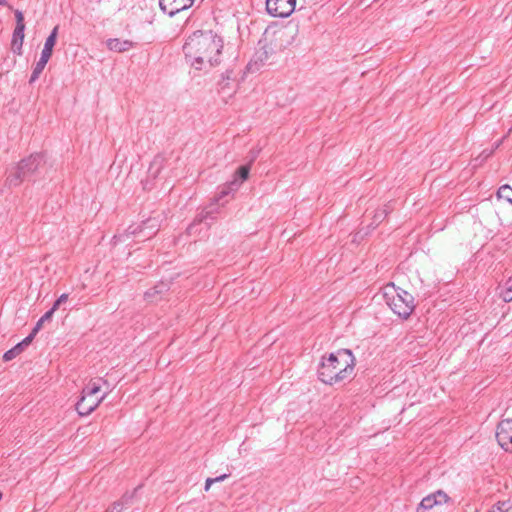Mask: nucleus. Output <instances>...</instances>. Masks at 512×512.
<instances>
[{"label":"nucleus","instance_id":"f257e3e1","mask_svg":"<svg viewBox=\"0 0 512 512\" xmlns=\"http://www.w3.org/2000/svg\"><path fill=\"white\" fill-rule=\"evenodd\" d=\"M223 40L212 31H195L186 40L183 51L196 70H207L221 61Z\"/></svg>","mask_w":512,"mask_h":512},{"label":"nucleus","instance_id":"f03ea898","mask_svg":"<svg viewBox=\"0 0 512 512\" xmlns=\"http://www.w3.org/2000/svg\"><path fill=\"white\" fill-rule=\"evenodd\" d=\"M355 358L348 349H340L323 357L318 369L319 379L329 385L344 382L353 375Z\"/></svg>","mask_w":512,"mask_h":512},{"label":"nucleus","instance_id":"7ed1b4c3","mask_svg":"<svg viewBox=\"0 0 512 512\" xmlns=\"http://www.w3.org/2000/svg\"><path fill=\"white\" fill-rule=\"evenodd\" d=\"M383 298L390 309L401 318H408L415 308L414 297L407 291L389 283L383 288Z\"/></svg>","mask_w":512,"mask_h":512},{"label":"nucleus","instance_id":"20e7f679","mask_svg":"<svg viewBox=\"0 0 512 512\" xmlns=\"http://www.w3.org/2000/svg\"><path fill=\"white\" fill-rule=\"evenodd\" d=\"M43 163L44 156L42 154H31L8 171L6 184L10 187L19 186L24 180L32 176Z\"/></svg>","mask_w":512,"mask_h":512},{"label":"nucleus","instance_id":"39448f33","mask_svg":"<svg viewBox=\"0 0 512 512\" xmlns=\"http://www.w3.org/2000/svg\"><path fill=\"white\" fill-rule=\"evenodd\" d=\"M98 380H90L82 390V396L76 404V410L81 416L91 414L106 398V394L99 396L101 384Z\"/></svg>","mask_w":512,"mask_h":512},{"label":"nucleus","instance_id":"423d86ee","mask_svg":"<svg viewBox=\"0 0 512 512\" xmlns=\"http://www.w3.org/2000/svg\"><path fill=\"white\" fill-rule=\"evenodd\" d=\"M296 0H266L267 12L274 17L286 18L295 10Z\"/></svg>","mask_w":512,"mask_h":512},{"label":"nucleus","instance_id":"0eeeda50","mask_svg":"<svg viewBox=\"0 0 512 512\" xmlns=\"http://www.w3.org/2000/svg\"><path fill=\"white\" fill-rule=\"evenodd\" d=\"M499 445L507 452H512V418L502 420L496 430Z\"/></svg>","mask_w":512,"mask_h":512},{"label":"nucleus","instance_id":"6e6552de","mask_svg":"<svg viewBox=\"0 0 512 512\" xmlns=\"http://www.w3.org/2000/svg\"><path fill=\"white\" fill-rule=\"evenodd\" d=\"M449 500L448 495L442 490H438L424 497L417 507V512H425L426 510L432 509L436 505H442L447 503Z\"/></svg>","mask_w":512,"mask_h":512},{"label":"nucleus","instance_id":"1a4fd4ad","mask_svg":"<svg viewBox=\"0 0 512 512\" xmlns=\"http://www.w3.org/2000/svg\"><path fill=\"white\" fill-rule=\"evenodd\" d=\"M194 0H159V5L162 11L169 16H174L175 14L188 9Z\"/></svg>","mask_w":512,"mask_h":512},{"label":"nucleus","instance_id":"9d476101","mask_svg":"<svg viewBox=\"0 0 512 512\" xmlns=\"http://www.w3.org/2000/svg\"><path fill=\"white\" fill-rule=\"evenodd\" d=\"M273 54V49L268 46H262L260 47L255 54L253 55L252 59L247 65V69L250 72H256L260 69L261 66H263L269 59L270 56Z\"/></svg>","mask_w":512,"mask_h":512},{"label":"nucleus","instance_id":"9b49d317","mask_svg":"<svg viewBox=\"0 0 512 512\" xmlns=\"http://www.w3.org/2000/svg\"><path fill=\"white\" fill-rule=\"evenodd\" d=\"M134 42L131 40H121L118 38H110L106 41V46L110 51L123 53L127 52L134 47Z\"/></svg>","mask_w":512,"mask_h":512},{"label":"nucleus","instance_id":"f8f14e48","mask_svg":"<svg viewBox=\"0 0 512 512\" xmlns=\"http://www.w3.org/2000/svg\"><path fill=\"white\" fill-rule=\"evenodd\" d=\"M32 342V337H26L23 341L18 343L16 346L8 350L4 353L3 359L4 361H10L17 357L23 350L28 347Z\"/></svg>","mask_w":512,"mask_h":512},{"label":"nucleus","instance_id":"ddd939ff","mask_svg":"<svg viewBox=\"0 0 512 512\" xmlns=\"http://www.w3.org/2000/svg\"><path fill=\"white\" fill-rule=\"evenodd\" d=\"M58 29H59V27L55 26L53 28V30L51 31L50 35L47 37L45 44H44V48L41 52L42 57L50 59L52 52H53V48L56 44Z\"/></svg>","mask_w":512,"mask_h":512},{"label":"nucleus","instance_id":"4468645a","mask_svg":"<svg viewBox=\"0 0 512 512\" xmlns=\"http://www.w3.org/2000/svg\"><path fill=\"white\" fill-rule=\"evenodd\" d=\"M240 186V182H239V179L237 178H234V180H232L230 183L224 185L221 189V191L219 192L218 196L216 197L215 201L216 203H218L219 205H223L224 203H220L221 200L228 196L229 194H231L232 192L236 191Z\"/></svg>","mask_w":512,"mask_h":512},{"label":"nucleus","instance_id":"2eb2a0df","mask_svg":"<svg viewBox=\"0 0 512 512\" xmlns=\"http://www.w3.org/2000/svg\"><path fill=\"white\" fill-rule=\"evenodd\" d=\"M25 27H15L12 39V49L20 53L24 40Z\"/></svg>","mask_w":512,"mask_h":512},{"label":"nucleus","instance_id":"dca6fc26","mask_svg":"<svg viewBox=\"0 0 512 512\" xmlns=\"http://www.w3.org/2000/svg\"><path fill=\"white\" fill-rule=\"evenodd\" d=\"M48 61H49V59L40 56V59L38 60V62L36 63V65L32 71V74H31V77L29 80L30 83L35 82L39 78L40 74L43 72Z\"/></svg>","mask_w":512,"mask_h":512},{"label":"nucleus","instance_id":"f3484780","mask_svg":"<svg viewBox=\"0 0 512 512\" xmlns=\"http://www.w3.org/2000/svg\"><path fill=\"white\" fill-rule=\"evenodd\" d=\"M158 226L157 221L155 219H149L145 224L144 227L140 228V233H144L145 238H150L154 233L155 229Z\"/></svg>","mask_w":512,"mask_h":512},{"label":"nucleus","instance_id":"a211bd4d","mask_svg":"<svg viewBox=\"0 0 512 512\" xmlns=\"http://www.w3.org/2000/svg\"><path fill=\"white\" fill-rule=\"evenodd\" d=\"M163 162H164V158L160 155L156 156L150 167H149V173L153 176V177H157V175L159 174L162 166H163Z\"/></svg>","mask_w":512,"mask_h":512},{"label":"nucleus","instance_id":"6ab92c4d","mask_svg":"<svg viewBox=\"0 0 512 512\" xmlns=\"http://www.w3.org/2000/svg\"><path fill=\"white\" fill-rule=\"evenodd\" d=\"M166 289V285L164 283H161L152 289H149L145 292V298L148 301H154L156 300V296L161 294Z\"/></svg>","mask_w":512,"mask_h":512},{"label":"nucleus","instance_id":"aec40b11","mask_svg":"<svg viewBox=\"0 0 512 512\" xmlns=\"http://www.w3.org/2000/svg\"><path fill=\"white\" fill-rule=\"evenodd\" d=\"M499 199H504L512 204V188L508 185H503L497 192Z\"/></svg>","mask_w":512,"mask_h":512},{"label":"nucleus","instance_id":"412c9836","mask_svg":"<svg viewBox=\"0 0 512 512\" xmlns=\"http://www.w3.org/2000/svg\"><path fill=\"white\" fill-rule=\"evenodd\" d=\"M248 174H249V167L248 166H241L237 172H236V177L235 178H240L241 181L240 184L247 179L248 177Z\"/></svg>","mask_w":512,"mask_h":512},{"label":"nucleus","instance_id":"4be33fe9","mask_svg":"<svg viewBox=\"0 0 512 512\" xmlns=\"http://www.w3.org/2000/svg\"><path fill=\"white\" fill-rule=\"evenodd\" d=\"M227 477V474H223L216 478H208L205 482V490L208 491L213 483L224 481Z\"/></svg>","mask_w":512,"mask_h":512},{"label":"nucleus","instance_id":"5701e85b","mask_svg":"<svg viewBox=\"0 0 512 512\" xmlns=\"http://www.w3.org/2000/svg\"><path fill=\"white\" fill-rule=\"evenodd\" d=\"M511 279H509L505 284V291L503 292V299L506 302H509L512 300V286H510Z\"/></svg>","mask_w":512,"mask_h":512},{"label":"nucleus","instance_id":"b1692460","mask_svg":"<svg viewBox=\"0 0 512 512\" xmlns=\"http://www.w3.org/2000/svg\"><path fill=\"white\" fill-rule=\"evenodd\" d=\"M506 505V502H498L488 512H506L508 510V507H506Z\"/></svg>","mask_w":512,"mask_h":512},{"label":"nucleus","instance_id":"393cba45","mask_svg":"<svg viewBox=\"0 0 512 512\" xmlns=\"http://www.w3.org/2000/svg\"><path fill=\"white\" fill-rule=\"evenodd\" d=\"M16 27H25L23 13L19 10L15 11Z\"/></svg>","mask_w":512,"mask_h":512},{"label":"nucleus","instance_id":"a878e982","mask_svg":"<svg viewBox=\"0 0 512 512\" xmlns=\"http://www.w3.org/2000/svg\"><path fill=\"white\" fill-rule=\"evenodd\" d=\"M68 300V294H62L53 304L54 309H58L62 304L66 303Z\"/></svg>","mask_w":512,"mask_h":512},{"label":"nucleus","instance_id":"bb28decb","mask_svg":"<svg viewBox=\"0 0 512 512\" xmlns=\"http://www.w3.org/2000/svg\"><path fill=\"white\" fill-rule=\"evenodd\" d=\"M45 322L42 321V319L40 318L38 320V322L36 323L35 327L33 328L32 332L27 336V337H32V340L34 339L35 335L38 333V331L41 329L42 325L44 324Z\"/></svg>","mask_w":512,"mask_h":512},{"label":"nucleus","instance_id":"cd10ccee","mask_svg":"<svg viewBox=\"0 0 512 512\" xmlns=\"http://www.w3.org/2000/svg\"><path fill=\"white\" fill-rule=\"evenodd\" d=\"M387 215V210L386 209H382V210H379L376 212L374 218H375V222L377 223H380Z\"/></svg>","mask_w":512,"mask_h":512},{"label":"nucleus","instance_id":"c85d7f7f","mask_svg":"<svg viewBox=\"0 0 512 512\" xmlns=\"http://www.w3.org/2000/svg\"><path fill=\"white\" fill-rule=\"evenodd\" d=\"M123 507V502H115L113 506L107 509L105 512H121Z\"/></svg>","mask_w":512,"mask_h":512},{"label":"nucleus","instance_id":"c756f323","mask_svg":"<svg viewBox=\"0 0 512 512\" xmlns=\"http://www.w3.org/2000/svg\"><path fill=\"white\" fill-rule=\"evenodd\" d=\"M55 311H56V309H54L53 307H52L50 310H48V311H47V312H46V313L41 317L42 321L46 322V321L51 320V318H52V316H53V314H54V312H55Z\"/></svg>","mask_w":512,"mask_h":512},{"label":"nucleus","instance_id":"7c9ffc66","mask_svg":"<svg viewBox=\"0 0 512 512\" xmlns=\"http://www.w3.org/2000/svg\"><path fill=\"white\" fill-rule=\"evenodd\" d=\"M216 209L213 208V205L210 207V210L206 212V215L205 216H201V218L199 219V223H201L205 218H207V216L209 214H212L213 212H215Z\"/></svg>","mask_w":512,"mask_h":512},{"label":"nucleus","instance_id":"2f4dec72","mask_svg":"<svg viewBox=\"0 0 512 512\" xmlns=\"http://www.w3.org/2000/svg\"><path fill=\"white\" fill-rule=\"evenodd\" d=\"M196 226H197V224H196V223H193L192 225H190V227L188 228V233H189L190 235H192V234L194 233V231H195V229H196Z\"/></svg>","mask_w":512,"mask_h":512},{"label":"nucleus","instance_id":"473e14b6","mask_svg":"<svg viewBox=\"0 0 512 512\" xmlns=\"http://www.w3.org/2000/svg\"><path fill=\"white\" fill-rule=\"evenodd\" d=\"M137 229H138V227L133 228V229H132V227H129L128 234L135 235L137 233Z\"/></svg>","mask_w":512,"mask_h":512},{"label":"nucleus","instance_id":"72a5a7b5","mask_svg":"<svg viewBox=\"0 0 512 512\" xmlns=\"http://www.w3.org/2000/svg\"><path fill=\"white\" fill-rule=\"evenodd\" d=\"M0 5H2V6L7 5V1L6 0H0Z\"/></svg>","mask_w":512,"mask_h":512},{"label":"nucleus","instance_id":"f704fd0d","mask_svg":"<svg viewBox=\"0 0 512 512\" xmlns=\"http://www.w3.org/2000/svg\"><path fill=\"white\" fill-rule=\"evenodd\" d=\"M127 496H123V501L127 502Z\"/></svg>","mask_w":512,"mask_h":512},{"label":"nucleus","instance_id":"c9c22d12","mask_svg":"<svg viewBox=\"0 0 512 512\" xmlns=\"http://www.w3.org/2000/svg\"><path fill=\"white\" fill-rule=\"evenodd\" d=\"M509 132H512V127H511V129H509Z\"/></svg>","mask_w":512,"mask_h":512},{"label":"nucleus","instance_id":"e433bc0d","mask_svg":"<svg viewBox=\"0 0 512 512\" xmlns=\"http://www.w3.org/2000/svg\"><path fill=\"white\" fill-rule=\"evenodd\" d=\"M509 132H512V127H511V129H509Z\"/></svg>","mask_w":512,"mask_h":512}]
</instances>
